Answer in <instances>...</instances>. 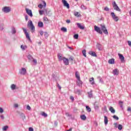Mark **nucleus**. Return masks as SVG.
I'll return each instance as SVG.
<instances>
[{"label":"nucleus","instance_id":"f257e3e1","mask_svg":"<svg viewBox=\"0 0 131 131\" xmlns=\"http://www.w3.org/2000/svg\"><path fill=\"white\" fill-rule=\"evenodd\" d=\"M12 10L11 7L9 6H5L2 8V12L3 13H10Z\"/></svg>","mask_w":131,"mask_h":131},{"label":"nucleus","instance_id":"f03ea898","mask_svg":"<svg viewBox=\"0 0 131 131\" xmlns=\"http://www.w3.org/2000/svg\"><path fill=\"white\" fill-rule=\"evenodd\" d=\"M28 26H29V27L31 28L32 32H34V31L35 30V27L33 25V24L32 23V21L29 20L28 22Z\"/></svg>","mask_w":131,"mask_h":131},{"label":"nucleus","instance_id":"7ed1b4c3","mask_svg":"<svg viewBox=\"0 0 131 131\" xmlns=\"http://www.w3.org/2000/svg\"><path fill=\"white\" fill-rule=\"evenodd\" d=\"M113 7L116 11H117L118 12H121V10L119 8L117 4H116V2H115V1L113 3Z\"/></svg>","mask_w":131,"mask_h":131},{"label":"nucleus","instance_id":"20e7f679","mask_svg":"<svg viewBox=\"0 0 131 131\" xmlns=\"http://www.w3.org/2000/svg\"><path fill=\"white\" fill-rule=\"evenodd\" d=\"M111 15L113 20H114V21H115V22H117L119 20V17H118V16H116V15H115V13H114V12H112L111 13Z\"/></svg>","mask_w":131,"mask_h":131},{"label":"nucleus","instance_id":"39448f33","mask_svg":"<svg viewBox=\"0 0 131 131\" xmlns=\"http://www.w3.org/2000/svg\"><path fill=\"white\" fill-rule=\"evenodd\" d=\"M27 72V71H26V69L24 68H21L19 71V73L21 75H25Z\"/></svg>","mask_w":131,"mask_h":131},{"label":"nucleus","instance_id":"423d86ee","mask_svg":"<svg viewBox=\"0 0 131 131\" xmlns=\"http://www.w3.org/2000/svg\"><path fill=\"white\" fill-rule=\"evenodd\" d=\"M23 30L24 31V32L26 35V38H27L28 40H30V36H29V34L28 33V32H27V30H26V29L23 28Z\"/></svg>","mask_w":131,"mask_h":131},{"label":"nucleus","instance_id":"0eeeda50","mask_svg":"<svg viewBox=\"0 0 131 131\" xmlns=\"http://www.w3.org/2000/svg\"><path fill=\"white\" fill-rule=\"evenodd\" d=\"M94 30L96 31V32H98V33H99L100 34H103V32H102L101 29L97 26H94Z\"/></svg>","mask_w":131,"mask_h":131},{"label":"nucleus","instance_id":"6e6552de","mask_svg":"<svg viewBox=\"0 0 131 131\" xmlns=\"http://www.w3.org/2000/svg\"><path fill=\"white\" fill-rule=\"evenodd\" d=\"M101 30H102L103 33H104V34H108V31L107 30L106 27H105L104 25H101Z\"/></svg>","mask_w":131,"mask_h":131},{"label":"nucleus","instance_id":"1a4fd4ad","mask_svg":"<svg viewBox=\"0 0 131 131\" xmlns=\"http://www.w3.org/2000/svg\"><path fill=\"white\" fill-rule=\"evenodd\" d=\"M26 12L30 17H32L33 16V14H32V11H31V10H30L28 8H26Z\"/></svg>","mask_w":131,"mask_h":131},{"label":"nucleus","instance_id":"9d476101","mask_svg":"<svg viewBox=\"0 0 131 131\" xmlns=\"http://www.w3.org/2000/svg\"><path fill=\"white\" fill-rule=\"evenodd\" d=\"M62 3L64 7H66L67 9H69L70 8V6H69V4L67 3V1L66 0H62Z\"/></svg>","mask_w":131,"mask_h":131},{"label":"nucleus","instance_id":"9b49d317","mask_svg":"<svg viewBox=\"0 0 131 131\" xmlns=\"http://www.w3.org/2000/svg\"><path fill=\"white\" fill-rule=\"evenodd\" d=\"M118 56L121 62H124V56L120 53H118Z\"/></svg>","mask_w":131,"mask_h":131},{"label":"nucleus","instance_id":"f8f14e48","mask_svg":"<svg viewBox=\"0 0 131 131\" xmlns=\"http://www.w3.org/2000/svg\"><path fill=\"white\" fill-rule=\"evenodd\" d=\"M76 24L79 29H81V30L84 29V25H81V24L80 23H77Z\"/></svg>","mask_w":131,"mask_h":131},{"label":"nucleus","instance_id":"ddd939ff","mask_svg":"<svg viewBox=\"0 0 131 131\" xmlns=\"http://www.w3.org/2000/svg\"><path fill=\"white\" fill-rule=\"evenodd\" d=\"M62 61H63L64 65H69V60L66 57H64Z\"/></svg>","mask_w":131,"mask_h":131},{"label":"nucleus","instance_id":"4468645a","mask_svg":"<svg viewBox=\"0 0 131 131\" xmlns=\"http://www.w3.org/2000/svg\"><path fill=\"white\" fill-rule=\"evenodd\" d=\"M57 56H58L59 61H63V60H64L65 58L64 57H63V55L62 54H58Z\"/></svg>","mask_w":131,"mask_h":131},{"label":"nucleus","instance_id":"2eb2a0df","mask_svg":"<svg viewBox=\"0 0 131 131\" xmlns=\"http://www.w3.org/2000/svg\"><path fill=\"white\" fill-rule=\"evenodd\" d=\"M10 88L12 91H15V90H17L18 89V87H17V85L15 84H12Z\"/></svg>","mask_w":131,"mask_h":131},{"label":"nucleus","instance_id":"dca6fc26","mask_svg":"<svg viewBox=\"0 0 131 131\" xmlns=\"http://www.w3.org/2000/svg\"><path fill=\"white\" fill-rule=\"evenodd\" d=\"M113 74L114 75H118L119 74V71H118V69H116L113 71Z\"/></svg>","mask_w":131,"mask_h":131},{"label":"nucleus","instance_id":"f3484780","mask_svg":"<svg viewBox=\"0 0 131 131\" xmlns=\"http://www.w3.org/2000/svg\"><path fill=\"white\" fill-rule=\"evenodd\" d=\"M77 84L79 86H82V82L81 81V80H80V79H77Z\"/></svg>","mask_w":131,"mask_h":131},{"label":"nucleus","instance_id":"a211bd4d","mask_svg":"<svg viewBox=\"0 0 131 131\" xmlns=\"http://www.w3.org/2000/svg\"><path fill=\"white\" fill-rule=\"evenodd\" d=\"M89 82H90L91 84H92V85L95 84V81H94V77H92L90 78Z\"/></svg>","mask_w":131,"mask_h":131},{"label":"nucleus","instance_id":"6ab92c4d","mask_svg":"<svg viewBox=\"0 0 131 131\" xmlns=\"http://www.w3.org/2000/svg\"><path fill=\"white\" fill-rule=\"evenodd\" d=\"M89 55H91V56H92L93 57H97V54L95 53V52L93 51H90L89 52Z\"/></svg>","mask_w":131,"mask_h":131},{"label":"nucleus","instance_id":"aec40b11","mask_svg":"<svg viewBox=\"0 0 131 131\" xmlns=\"http://www.w3.org/2000/svg\"><path fill=\"white\" fill-rule=\"evenodd\" d=\"M75 77L77 79H80V76H79V73H78V72H75Z\"/></svg>","mask_w":131,"mask_h":131},{"label":"nucleus","instance_id":"412c9836","mask_svg":"<svg viewBox=\"0 0 131 131\" xmlns=\"http://www.w3.org/2000/svg\"><path fill=\"white\" fill-rule=\"evenodd\" d=\"M109 110L110 111H111V113H115V110L114 108H113V107L112 106H110L109 107Z\"/></svg>","mask_w":131,"mask_h":131},{"label":"nucleus","instance_id":"4be33fe9","mask_svg":"<svg viewBox=\"0 0 131 131\" xmlns=\"http://www.w3.org/2000/svg\"><path fill=\"white\" fill-rule=\"evenodd\" d=\"M104 124L105 125H107V124H108V118L106 116H104Z\"/></svg>","mask_w":131,"mask_h":131},{"label":"nucleus","instance_id":"5701e85b","mask_svg":"<svg viewBox=\"0 0 131 131\" xmlns=\"http://www.w3.org/2000/svg\"><path fill=\"white\" fill-rule=\"evenodd\" d=\"M74 15L76 16V17H81V15H80V14H79V13L77 11H76L74 12Z\"/></svg>","mask_w":131,"mask_h":131},{"label":"nucleus","instance_id":"b1692460","mask_svg":"<svg viewBox=\"0 0 131 131\" xmlns=\"http://www.w3.org/2000/svg\"><path fill=\"white\" fill-rule=\"evenodd\" d=\"M11 32L12 34H15V33H16V28H15V27H12Z\"/></svg>","mask_w":131,"mask_h":131},{"label":"nucleus","instance_id":"393cba45","mask_svg":"<svg viewBox=\"0 0 131 131\" xmlns=\"http://www.w3.org/2000/svg\"><path fill=\"white\" fill-rule=\"evenodd\" d=\"M114 61L115 59L112 58V59H110V60H108V63L109 64H114Z\"/></svg>","mask_w":131,"mask_h":131},{"label":"nucleus","instance_id":"a878e982","mask_svg":"<svg viewBox=\"0 0 131 131\" xmlns=\"http://www.w3.org/2000/svg\"><path fill=\"white\" fill-rule=\"evenodd\" d=\"M27 58L28 59V60H29V61H31L33 60V59H34L33 57H32V56H31V55L29 54Z\"/></svg>","mask_w":131,"mask_h":131},{"label":"nucleus","instance_id":"bb28decb","mask_svg":"<svg viewBox=\"0 0 131 131\" xmlns=\"http://www.w3.org/2000/svg\"><path fill=\"white\" fill-rule=\"evenodd\" d=\"M38 26L40 28L43 27V23L41 21H39L38 23Z\"/></svg>","mask_w":131,"mask_h":131},{"label":"nucleus","instance_id":"cd10ccee","mask_svg":"<svg viewBox=\"0 0 131 131\" xmlns=\"http://www.w3.org/2000/svg\"><path fill=\"white\" fill-rule=\"evenodd\" d=\"M97 79L99 80V82H101V83H104V81L103 80L102 78H101V77H97Z\"/></svg>","mask_w":131,"mask_h":131},{"label":"nucleus","instance_id":"c85d7f7f","mask_svg":"<svg viewBox=\"0 0 131 131\" xmlns=\"http://www.w3.org/2000/svg\"><path fill=\"white\" fill-rule=\"evenodd\" d=\"M80 118L82 119V120H85L86 119V117L85 115H82L80 116Z\"/></svg>","mask_w":131,"mask_h":131},{"label":"nucleus","instance_id":"c756f323","mask_svg":"<svg viewBox=\"0 0 131 131\" xmlns=\"http://www.w3.org/2000/svg\"><path fill=\"white\" fill-rule=\"evenodd\" d=\"M8 128H9V126L8 125L4 126L2 129L3 131H7Z\"/></svg>","mask_w":131,"mask_h":131},{"label":"nucleus","instance_id":"7c9ffc66","mask_svg":"<svg viewBox=\"0 0 131 131\" xmlns=\"http://www.w3.org/2000/svg\"><path fill=\"white\" fill-rule=\"evenodd\" d=\"M31 62H33L34 63V65H36L37 64V60L35 59H33Z\"/></svg>","mask_w":131,"mask_h":131},{"label":"nucleus","instance_id":"2f4dec72","mask_svg":"<svg viewBox=\"0 0 131 131\" xmlns=\"http://www.w3.org/2000/svg\"><path fill=\"white\" fill-rule=\"evenodd\" d=\"M88 97L89 98H93V93H92V91L88 92Z\"/></svg>","mask_w":131,"mask_h":131},{"label":"nucleus","instance_id":"473e14b6","mask_svg":"<svg viewBox=\"0 0 131 131\" xmlns=\"http://www.w3.org/2000/svg\"><path fill=\"white\" fill-rule=\"evenodd\" d=\"M61 31H63V32H67V29L65 27H62L61 28Z\"/></svg>","mask_w":131,"mask_h":131},{"label":"nucleus","instance_id":"72a5a7b5","mask_svg":"<svg viewBox=\"0 0 131 131\" xmlns=\"http://www.w3.org/2000/svg\"><path fill=\"white\" fill-rule=\"evenodd\" d=\"M86 110H87L88 112H91L92 111V110H91V107L89 106H86Z\"/></svg>","mask_w":131,"mask_h":131},{"label":"nucleus","instance_id":"f704fd0d","mask_svg":"<svg viewBox=\"0 0 131 131\" xmlns=\"http://www.w3.org/2000/svg\"><path fill=\"white\" fill-rule=\"evenodd\" d=\"M20 116L22 117L23 119H25V115L24 113H20Z\"/></svg>","mask_w":131,"mask_h":131},{"label":"nucleus","instance_id":"c9c22d12","mask_svg":"<svg viewBox=\"0 0 131 131\" xmlns=\"http://www.w3.org/2000/svg\"><path fill=\"white\" fill-rule=\"evenodd\" d=\"M42 116H43L44 117H48V114H46L45 112H42L41 114Z\"/></svg>","mask_w":131,"mask_h":131},{"label":"nucleus","instance_id":"e433bc0d","mask_svg":"<svg viewBox=\"0 0 131 131\" xmlns=\"http://www.w3.org/2000/svg\"><path fill=\"white\" fill-rule=\"evenodd\" d=\"M81 9H82V10H86L87 8L84 5H82L81 6Z\"/></svg>","mask_w":131,"mask_h":131},{"label":"nucleus","instance_id":"4c0bfd02","mask_svg":"<svg viewBox=\"0 0 131 131\" xmlns=\"http://www.w3.org/2000/svg\"><path fill=\"white\" fill-rule=\"evenodd\" d=\"M86 53V51L85 50H84L82 51V54L84 57H86V54H85Z\"/></svg>","mask_w":131,"mask_h":131},{"label":"nucleus","instance_id":"58836bf2","mask_svg":"<svg viewBox=\"0 0 131 131\" xmlns=\"http://www.w3.org/2000/svg\"><path fill=\"white\" fill-rule=\"evenodd\" d=\"M118 129H119L120 130H121V129H122V125L121 124H119L118 126Z\"/></svg>","mask_w":131,"mask_h":131},{"label":"nucleus","instance_id":"ea45409f","mask_svg":"<svg viewBox=\"0 0 131 131\" xmlns=\"http://www.w3.org/2000/svg\"><path fill=\"white\" fill-rule=\"evenodd\" d=\"M123 104V102H122V101L119 102V105H120V107H121V108H122Z\"/></svg>","mask_w":131,"mask_h":131},{"label":"nucleus","instance_id":"a19ab883","mask_svg":"<svg viewBox=\"0 0 131 131\" xmlns=\"http://www.w3.org/2000/svg\"><path fill=\"white\" fill-rule=\"evenodd\" d=\"M20 48H21V49L23 50V51H24L27 48V47H26V46H23V45H21V46H20Z\"/></svg>","mask_w":131,"mask_h":131},{"label":"nucleus","instance_id":"79ce46f5","mask_svg":"<svg viewBox=\"0 0 131 131\" xmlns=\"http://www.w3.org/2000/svg\"><path fill=\"white\" fill-rule=\"evenodd\" d=\"M74 38H75V39H78V34H75L74 35Z\"/></svg>","mask_w":131,"mask_h":131},{"label":"nucleus","instance_id":"37998d69","mask_svg":"<svg viewBox=\"0 0 131 131\" xmlns=\"http://www.w3.org/2000/svg\"><path fill=\"white\" fill-rule=\"evenodd\" d=\"M43 21H45V22H48L49 21V19H48V18L47 17H44L43 18Z\"/></svg>","mask_w":131,"mask_h":131},{"label":"nucleus","instance_id":"c03bdc74","mask_svg":"<svg viewBox=\"0 0 131 131\" xmlns=\"http://www.w3.org/2000/svg\"><path fill=\"white\" fill-rule=\"evenodd\" d=\"M113 118L114 119H115L116 120H118L119 119V118H118V117H117V116H113Z\"/></svg>","mask_w":131,"mask_h":131},{"label":"nucleus","instance_id":"a18cd8bd","mask_svg":"<svg viewBox=\"0 0 131 131\" xmlns=\"http://www.w3.org/2000/svg\"><path fill=\"white\" fill-rule=\"evenodd\" d=\"M104 11H106V12H109L110 9L107 7H106L104 9Z\"/></svg>","mask_w":131,"mask_h":131},{"label":"nucleus","instance_id":"49530a36","mask_svg":"<svg viewBox=\"0 0 131 131\" xmlns=\"http://www.w3.org/2000/svg\"><path fill=\"white\" fill-rule=\"evenodd\" d=\"M27 110L30 111V110H31V107H30V106H29V105H28L27 106Z\"/></svg>","mask_w":131,"mask_h":131},{"label":"nucleus","instance_id":"de8ad7c7","mask_svg":"<svg viewBox=\"0 0 131 131\" xmlns=\"http://www.w3.org/2000/svg\"><path fill=\"white\" fill-rule=\"evenodd\" d=\"M44 35H45V37L47 38V37H48V36H49V34H48V33H47V32H45V33H44Z\"/></svg>","mask_w":131,"mask_h":131},{"label":"nucleus","instance_id":"09e8293b","mask_svg":"<svg viewBox=\"0 0 131 131\" xmlns=\"http://www.w3.org/2000/svg\"><path fill=\"white\" fill-rule=\"evenodd\" d=\"M14 108H18L19 107V105L17 103L14 104Z\"/></svg>","mask_w":131,"mask_h":131},{"label":"nucleus","instance_id":"8fccbe9b","mask_svg":"<svg viewBox=\"0 0 131 131\" xmlns=\"http://www.w3.org/2000/svg\"><path fill=\"white\" fill-rule=\"evenodd\" d=\"M38 7V8H39L40 9H42V8H43V5H42V4H39Z\"/></svg>","mask_w":131,"mask_h":131},{"label":"nucleus","instance_id":"3c124183","mask_svg":"<svg viewBox=\"0 0 131 131\" xmlns=\"http://www.w3.org/2000/svg\"><path fill=\"white\" fill-rule=\"evenodd\" d=\"M39 13L40 15H42L43 14V10H39Z\"/></svg>","mask_w":131,"mask_h":131},{"label":"nucleus","instance_id":"603ef678","mask_svg":"<svg viewBox=\"0 0 131 131\" xmlns=\"http://www.w3.org/2000/svg\"><path fill=\"white\" fill-rule=\"evenodd\" d=\"M4 112V109L3 108L0 107V113H3Z\"/></svg>","mask_w":131,"mask_h":131},{"label":"nucleus","instance_id":"864d4df0","mask_svg":"<svg viewBox=\"0 0 131 131\" xmlns=\"http://www.w3.org/2000/svg\"><path fill=\"white\" fill-rule=\"evenodd\" d=\"M42 3L43 4V6L45 7H47V3H46L45 1H42Z\"/></svg>","mask_w":131,"mask_h":131},{"label":"nucleus","instance_id":"5fc2aeb1","mask_svg":"<svg viewBox=\"0 0 131 131\" xmlns=\"http://www.w3.org/2000/svg\"><path fill=\"white\" fill-rule=\"evenodd\" d=\"M0 117H1V119H3V120L5 119V117L3 115H1Z\"/></svg>","mask_w":131,"mask_h":131},{"label":"nucleus","instance_id":"6e6d98bb","mask_svg":"<svg viewBox=\"0 0 131 131\" xmlns=\"http://www.w3.org/2000/svg\"><path fill=\"white\" fill-rule=\"evenodd\" d=\"M4 25H2V27L0 26V30H4Z\"/></svg>","mask_w":131,"mask_h":131},{"label":"nucleus","instance_id":"4d7b16f0","mask_svg":"<svg viewBox=\"0 0 131 131\" xmlns=\"http://www.w3.org/2000/svg\"><path fill=\"white\" fill-rule=\"evenodd\" d=\"M29 131H34L33 128L29 127Z\"/></svg>","mask_w":131,"mask_h":131},{"label":"nucleus","instance_id":"13d9d810","mask_svg":"<svg viewBox=\"0 0 131 131\" xmlns=\"http://www.w3.org/2000/svg\"><path fill=\"white\" fill-rule=\"evenodd\" d=\"M40 35L42 36L43 35V32L42 31H40L39 32Z\"/></svg>","mask_w":131,"mask_h":131},{"label":"nucleus","instance_id":"bf43d9fd","mask_svg":"<svg viewBox=\"0 0 131 131\" xmlns=\"http://www.w3.org/2000/svg\"><path fill=\"white\" fill-rule=\"evenodd\" d=\"M128 45L129 47H131V41H128Z\"/></svg>","mask_w":131,"mask_h":131},{"label":"nucleus","instance_id":"052dcab7","mask_svg":"<svg viewBox=\"0 0 131 131\" xmlns=\"http://www.w3.org/2000/svg\"><path fill=\"white\" fill-rule=\"evenodd\" d=\"M25 19H26V21H27L28 20V15L25 16Z\"/></svg>","mask_w":131,"mask_h":131},{"label":"nucleus","instance_id":"680f3d73","mask_svg":"<svg viewBox=\"0 0 131 131\" xmlns=\"http://www.w3.org/2000/svg\"><path fill=\"white\" fill-rule=\"evenodd\" d=\"M70 99L72 101H74V97L73 96H71Z\"/></svg>","mask_w":131,"mask_h":131},{"label":"nucleus","instance_id":"e2e57ef3","mask_svg":"<svg viewBox=\"0 0 131 131\" xmlns=\"http://www.w3.org/2000/svg\"><path fill=\"white\" fill-rule=\"evenodd\" d=\"M66 22L67 23L69 24V23H71V21H70V20L69 19H68L66 20Z\"/></svg>","mask_w":131,"mask_h":131},{"label":"nucleus","instance_id":"0e129e2a","mask_svg":"<svg viewBox=\"0 0 131 131\" xmlns=\"http://www.w3.org/2000/svg\"><path fill=\"white\" fill-rule=\"evenodd\" d=\"M127 111H129L130 112H131V108H130V107H128Z\"/></svg>","mask_w":131,"mask_h":131},{"label":"nucleus","instance_id":"69168bd1","mask_svg":"<svg viewBox=\"0 0 131 131\" xmlns=\"http://www.w3.org/2000/svg\"><path fill=\"white\" fill-rule=\"evenodd\" d=\"M68 49H70V50H73V48H72V47H69V46H67Z\"/></svg>","mask_w":131,"mask_h":131},{"label":"nucleus","instance_id":"338daca9","mask_svg":"<svg viewBox=\"0 0 131 131\" xmlns=\"http://www.w3.org/2000/svg\"><path fill=\"white\" fill-rule=\"evenodd\" d=\"M66 115L67 116H70V115H69V113H66Z\"/></svg>","mask_w":131,"mask_h":131},{"label":"nucleus","instance_id":"774afa93","mask_svg":"<svg viewBox=\"0 0 131 131\" xmlns=\"http://www.w3.org/2000/svg\"><path fill=\"white\" fill-rule=\"evenodd\" d=\"M67 131H72V128H70L69 130H67Z\"/></svg>","mask_w":131,"mask_h":131}]
</instances>
